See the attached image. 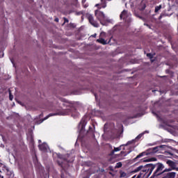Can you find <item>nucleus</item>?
Listing matches in <instances>:
<instances>
[{
    "label": "nucleus",
    "mask_w": 178,
    "mask_h": 178,
    "mask_svg": "<svg viewBox=\"0 0 178 178\" xmlns=\"http://www.w3.org/2000/svg\"><path fill=\"white\" fill-rule=\"evenodd\" d=\"M54 22H59V19H58V18H56V19H54Z\"/></svg>",
    "instance_id": "7c9ffc66"
},
{
    "label": "nucleus",
    "mask_w": 178,
    "mask_h": 178,
    "mask_svg": "<svg viewBox=\"0 0 178 178\" xmlns=\"http://www.w3.org/2000/svg\"><path fill=\"white\" fill-rule=\"evenodd\" d=\"M0 54H1V56H0V58H3V52L1 51Z\"/></svg>",
    "instance_id": "c756f323"
},
{
    "label": "nucleus",
    "mask_w": 178,
    "mask_h": 178,
    "mask_svg": "<svg viewBox=\"0 0 178 178\" xmlns=\"http://www.w3.org/2000/svg\"><path fill=\"white\" fill-rule=\"evenodd\" d=\"M94 129H95V127L93 125Z\"/></svg>",
    "instance_id": "ea45409f"
},
{
    "label": "nucleus",
    "mask_w": 178,
    "mask_h": 178,
    "mask_svg": "<svg viewBox=\"0 0 178 178\" xmlns=\"http://www.w3.org/2000/svg\"><path fill=\"white\" fill-rule=\"evenodd\" d=\"M152 161H156V159L155 158H151L143 160V162H152Z\"/></svg>",
    "instance_id": "a211bd4d"
},
{
    "label": "nucleus",
    "mask_w": 178,
    "mask_h": 178,
    "mask_svg": "<svg viewBox=\"0 0 178 178\" xmlns=\"http://www.w3.org/2000/svg\"><path fill=\"white\" fill-rule=\"evenodd\" d=\"M161 9H162V5L156 6L154 10L155 13H158V12H159V10H161Z\"/></svg>",
    "instance_id": "dca6fc26"
},
{
    "label": "nucleus",
    "mask_w": 178,
    "mask_h": 178,
    "mask_svg": "<svg viewBox=\"0 0 178 178\" xmlns=\"http://www.w3.org/2000/svg\"><path fill=\"white\" fill-rule=\"evenodd\" d=\"M163 17V15L161 14V15L159 17V19L161 20Z\"/></svg>",
    "instance_id": "c85d7f7f"
},
{
    "label": "nucleus",
    "mask_w": 178,
    "mask_h": 178,
    "mask_svg": "<svg viewBox=\"0 0 178 178\" xmlns=\"http://www.w3.org/2000/svg\"><path fill=\"white\" fill-rule=\"evenodd\" d=\"M166 163L170 168H166L163 170V172H172V170H175V168L177 166L175 161L172 160H168L166 161Z\"/></svg>",
    "instance_id": "39448f33"
},
{
    "label": "nucleus",
    "mask_w": 178,
    "mask_h": 178,
    "mask_svg": "<svg viewBox=\"0 0 178 178\" xmlns=\"http://www.w3.org/2000/svg\"><path fill=\"white\" fill-rule=\"evenodd\" d=\"M152 62H154V60H152Z\"/></svg>",
    "instance_id": "a19ab883"
},
{
    "label": "nucleus",
    "mask_w": 178,
    "mask_h": 178,
    "mask_svg": "<svg viewBox=\"0 0 178 178\" xmlns=\"http://www.w3.org/2000/svg\"><path fill=\"white\" fill-rule=\"evenodd\" d=\"M95 15L96 16L97 19L100 22V23H102V22H105V14H104L102 11L96 10L95 11Z\"/></svg>",
    "instance_id": "20e7f679"
},
{
    "label": "nucleus",
    "mask_w": 178,
    "mask_h": 178,
    "mask_svg": "<svg viewBox=\"0 0 178 178\" xmlns=\"http://www.w3.org/2000/svg\"><path fill=\"white\" fill-rule=\"evenodd\" d=\"M114 154H115V150H112V151L110 152L109 156H112L113 155H114Z\"/></svg>",
    "instance_id": "b1692460"
},
{
    "label": "nucleus",
    "mask_w": 178,
    "mask_h": 178,
    "mask_svg": "<svg viewBox=\"0 0 178 178\" xmlns=\"http://www.w3.org/2000/svg\"><path fill=\"white\" fill-rule=\"evenodd\" d=\"M174 170H177V172H178V168L175 166Z\"/></svg>",
    "instance_id": "72a5a7b5"
},
{
    "label": "nucleus",
    "mask_w": 178,
    "mask_h": 178,
    "mask_svg": "<svg viewBox=\"0 0 178 178\" xmlns=\"http://www.w3.org/2000/svg\"><path fill=\"white\" fill-rule=\"evenodd\" d=\"M57 163L62 168L63 170H65V163L63 161H58Z\"/></svg>",
    "instance_id": "2eb2a0df"
},
{
    "label": "nucleus",
    "mask_w": 178,
    "mask_h": 178,
    "mask_svg": "<svg viewBox=\"0 0 178 178\" xmlns=\"http://www.w3.org/2000/svg\"><path fill=\"white\" fill-rule=\"evenodd\" d=\"M123 166V164H122V162H118L116 165V168H122Z\"/></svg>",
    "instance_id": "4be33fe9"
},
{
    "label": "nucleus",
    "mask_w": 178,
    "mask_h": 178,
    "mask_svg": "<svg viewBox=\"0 0 178 178\" xmlns=\"http://www.w3.org/2000/svg\"><path fill=\"white\" fill-rule=\"evenodd\" d=\"M143 165H140L139 167L136 168L135 170H134V173H137L138 172H140L143 169Z\"/></svg>",
    "instance_id": "f3484780"
},
{
    "label": "nucleus",
    "mask_w": 178,
    "mask_h": 178,
    "mask_svg": "<svg viewBox=\"0 0 178 178\" xmlns=\"http://www.w3.org/2000/svg\"><path fill=\"white\" fill-rule=\"evenodd\" d=\"M145 155V152H143L140 154H139L136 158L134 159V162H137V159H140V158H143Z\"/></svg>",
    "instance_id": "f8f14e48"
},
{
    "label": "nucleus",
    "mask_w": 178,
    "mask_h": 178,
    "mask_svg": "<svg viewBox=\"0 0 178 178\" xmlns=\"http://www.w3.org/2000/svg\"><path fill=\"white\" fill-rule=\"evenodd\" d=\"M34 137L33 136V135H31L29 137V147L31 151H32V152H35V147L34 146Z\"/></svg>",
    "instance_id": "6e6552de"
},
{
    "label": "nucleus",
    "mask_w": 178,
    "mask_h": 178,
    "mask_svg": "<svg viewBox=\"0 0 178 178\" xmlns=\"http://www.w3.org/2000/svg\"><path fill=\"white\" fill-rule=\"evenodd\" d=\"M120 19H123V20H126V19H127V10H124L120 15Z\"/></svg>",
    "instance_id": "9b49d317"
},
{
    "label": "nucleus",
    "mask_w": 178,
    "mask_h": 178,
    "mask_svg": "<svg viewBox=\"0 0 178 178\" xmlns=\"http://www.w3.org/2000/svg\"><path fill=\"white\" fill-rule=\"evenodd\" d=\"M63 20H64V23H68V22H69V19H67V18H66V17H64Z\"/></svg>",
    "instance_id": "bb28decb"
},
{
    "label": "nucleus",
    "mask_w": 178,
    "mask_h": 178,
    "mask_svg": "<svg viewBox=\"0 0 178 178\" xmlns=\"http://www.w3.org/2000/svg\"><path fill=\"white\" fill-rule=\"evenodd\" d=\"M88 134H92V137H95V134H94V129H92V127H89V129L87 131Z\"/></svg>",
    "instance_id": "ddd939ff"
},
{
    "label": "nucleus",
    "mask_w": 178,
    "mask_h": 178,
    "mask_svg": "<svg viewBox=\"0 0 178 178\" xmlns=\"http://www.w3.org/2000/svg\"><path fill=\"white\" fill-rule=\"evenodd\" d=\"M9 99L10 101L13 100V95H12V92H10V90H9Z\"/></svg>",
    "instance_id": "aec40b11"
},
{
    "label": "nucleus",
    "mask_w": 178,
    "mask_h": 178,
    "mask_svg": "<svg viewBox=\"0 0 178 178\" xmlns=\"http://www.w3.org/2000/svg\"><path fill=\"white\" fill-rule=\"evenodd\" d=\"M84 2H86V1L83 0V1H82V3H84Z\"/></svg>",
    "instance_id": "c9c22d12"
},
{
    "label": "nucleus",
    "mask_w": 178,
    "mask_h": 178,
    "mask_svg": "<svg viewBox=\"0 0 178 178\" xmlns=\"http://www.w3.org/2000/svg\"><path fill=\"white\" fill-rule=\"evenodd\" d=\"M97 42H99L100 44H102L103 45H106V40L104 38H99L97 40Z\"/></svg>",
    "instance_id": "4468645a"
},
{
    "label": "nucleus",
    "mask_w": 178,
    "mask_h": 178,
    "mask_svg": "<svg viewBox=\"0 0 178 178\" xmlns=\"http://www.w3.org/2000/svg\"><path fill=\"white\" fill-rule=\"evenodd\" d=\"M165 169V165L161 163H159L157 164V168L156 171L154 172V176H160V175H163V173H165L166 172H162Z\"/></svg>",
    "instance_id": "f03ea898"
},
{
    "label": "nucleus",
    "mask_w": 178,
    "mask_h": 178,
    "mask_svg": "<svg viewBox=\"0 0 178 178\" xmlns=\"http://www.w3.org/2000/svg\"><path fill=\"white\" fill-rule=\"evenodd\" d=\"M126 176H127V174H126V172H120V177L122 178V177H126Z\"/></svg>",
    "instance_id": "6ab92c4d"
},
{
    "label": "nucleus",
    "mask_w": 178,
    "mask_h": 178,
    "mask_svg": "<svg viewBox=\"0 0 178 178\" xmlns=\"http://www.w3.org/2000/svg\"><path fill=\"white\" fill-rule=\"evenodd\" d=\"M170 72V70H165V73H167V74H169Z\"/></svg>",
    "instance_id": "2f4dec72"
},
{
    "label": "nucleus",
    "mask_w": 178,
    "mask_h": 178,
    "mask_svg": "<svg viewBox=\"0 0 178 178\" xmlns=\"http://www.w3.org/2000/svg\"><path fill=\"white\" fill-rule=\"evenodd\" d=\"M63 102H65L64 104H63V106H66V108L69 107L70 108L61 109L56 113H50L41 120V123H42L44 120H47L48 118H51V116H66L67 115H71V116L74 118V119H76V118H79L80 116V113L77 112V109H76V108L74 107H72V104H70V102H67L65 99H63Z\"/></svg>",
    "instance_id": "f257e3e1"
},
{
    "label": "nucleus",
    "mask_w": 178,
    "mask_h": 178,
    "mask_svg": "<svg viewBox=\"0 0 178 178\" xmlns=\"http://www.w3.org/2000/svg\"><path fill=\"white\" fill-rule=\"evenodd\" d=\"M131 141H128L125 145H121L120 147H114V152H118L119 151H122V147H127V145H130V144H131Z\"/></svg>",
    "instance_id": "1a4fd4ad"
},
{
    "label": "nucleus",
    "mask_w": 178,
    "mask_h": 178,
    "mask_svg": "<svg viewBox=\"0 0 178 178\" xmlns=\"http://www.w3.org/2000/svg\"><path fill=\"white\" fill-rule=\"evenodd\" d=\"M126 152H123V151H122L121 152H120V155H124V156H126Z\"/></svg>",
    "instance_id": "cd10ccee"
},
{
    "label": "nucleus",
    "mask_w": 178,
    "mask_h": 178,
    "mask_svg": "<svg viewBox=\"0 0 178 178\" xmlns=\"http://www.w3.org/2000/svg\"><path fill=\"white\" fill-rule=\"evenodd\" d=\"M141 137H143V134H139V135L136 137V140H140V138H141Z\"/></svg>",
    "instance_id": "a878e982"
},
{
    "label": "nucleus",
    "mask_w": 178,
    "mask_h": 178,
    "mask_svg": "<svg viewBox=\"0 0 178 178\" xmlns=\"http://www.w3.org/2000/svg\"><path fill=\"white\" fill-rule=\"evenodd\" d=\"M147 58H149V59H152L154 58V54H151V53H148L147 54Z\"/></svg>",
    "instance_id": "412c9836"
},
{
    "label": "nucleus",
    "mask_w": 178,
    "mask_h": 178,
    "mask_svg": "<svg viewBox=\"0 0 178 178\" xmlns=\"http://www.w3.org/2000/svg\"><path fill=\"white\" fill-rule=\"evenodd\" d=\"M167 148H168V147L166 145H161L159 146H156L154 147H152L150 149V150L152 151V152H154V153H156V152H159V151H164Z\"/></svg>",
    "instance_id": "0eeeda50"
},
{
    "label": "nucleus",
    "mask_w": 178,
    "mask_h": 178,
    "mask_svg": "<svg viewBox=\"0 0 178 178\" xmlns=\"http://www.w3.org/2000/svg\"><path fill=\"white\" fill-rule=\"evenodd\" d=\"M1 178H3V177H2Z\"/></svg>",
    "instance_id": "37998d69"
},
{
    "label": "nucleus",
    "mask_w": 178,
    "mask_h": 178,
    "mask_svg": "<svg viewBox=\"0 0 178 178\" xmlns=\"http://www.w3.org/2000/svg\"><path fill=\"white\" fill-rule=\"evenodd\" d=\"M92 37H93L94 38H95V37H97V34L95 33L94 35H92Z\"/></svg>",
    "instance_id": "473e14b6"
},
{
    "label": "nucleus",
    "mask_w": 178,
    "mask_h": 178,
    "mask_svg": "<svg viewBox=\"0 0 178 178\" xmlns=\"http://www.w3.org/2000/svg\"><path fill=\"white\" fill-rule=\"evenodd\" d=\"M83 6L84 8H88V4H85Z\"/></svg>",
    "instance_id": "f704fd0d"
},
{
    "label": "nucleus",
    "mask_w": 178,
    "mask_h": 178,
    "mask_svg": "<svg viewBox=\"0 0 178 178\" xmlns=\"http://www.w3.org/2000/svg\"><path fill=\"white\" fill-rule=\"evenodd\" d=\"M85 127H86V124L83 122L81 125V130H84Z\"/></svg>",
    "instance_id": "393cba45"
},
{
    "label": "nucleus",
    "mask_w": 178,
    "mask_h": 178,
    "mask_svg": "<svg viewBox=\"0 0 178 178\" xmlns=\"http://www.w3.org/2000/svg\"><path fill=\"white\" fill-rule=\"evenodd\" d=\"M145 9V6L143 8V10Z\"/></svg>",
    "instance_id": "58836bf2"
},
{
    "label": "nucleus",
    "mask_w": 178,
    "mask_h": 178,
    "mask_svg": "<svg viewBox=\"0 0 178 178\" xmlns=\"http://www.w3.org/2000/svg\"><path fill=\"white\" fill-rule=\"evenodd\" d=\"M38 143H41V140H38Z\"/></svg>",
    "instance_id": "4c0bfd02"
},
{
    "label": "nucleus",
    "mask_w": 178,
    "mask_h": 178,
    "mask_svg": "<svg viewBox=\"0 0 178 178\" xmlns=\"http://www.w3.org/2000/svg\"><path fill=\"white\" fill-rule=\"evenodd\" d=\"M138 177H140V175H138Z\"/></svg>",
    "instance_id": "79ce46f5"
},
{
    "label": "nucleus",
    "mask_w": 178,
    "mask_h": 178,
    "mask_svg": "<svg viewBox=\"0 0 178 178\" xmlns=\"http://www.w3.org/2000/svg\"><path fill=\"white\" fill-rule=\"evenodd\" d=\"M102 8H106V2L104 1V3H103L102 4Z\"/></svg>",
    "instance_id": "5701e85b"
},
{
    "label": "nucleus",
    "mask_w": 178,
    "mask_h": 178,
    "mask_svg": "<svg viewBox=\"0 0 178 178\" xmlns=\"http://www.w3.org/2000/svg\"><path fill=\"white\" fill-rule=\"evenodd\" d=\"M86 17L89 23H90L92 26H93L94 27H99V24H98V22H97V21L94 20V17H92V15L88 14L86 15Z\"/></svg>",
    "instance_id": "423d86ee"
},
{
    "label": "nucleus",
    "mask_w": 178,
    "mask_h": 178,
    "mask_svg": "<svg viewBox=\"0 0 178 178\" xmlns=\"http://www.w3.org/2000/svg\"><path fill=\"white\" fill-rule=\"evenodd\" d=\"M96 6H99V4H96Z\"/></svg>",
    "instance_id": "e433bc0d"
},
{
    "label": "nucleus",
    "mask_w": 178,
    "mask_h": 178,
    "mask_svg": "<svg viewBox=\"0 0 178 178\" xmlns=\"http://www.w3.org/2000/svg\"><path fill=\"white\" fill-rule=\"evenodd\" d=\"M103 0H102V2Z\"/></svg>",
    "instance_id": "c03bdc74"
},
{
    "label": "nucleus",
    "mask_w": 178,
    "mask_h": 178,
    "mask_svg": "<svg viewBox=\"0 0 178 178\" xmlns=\"http://www.w3.org/2000/svg\"><path fill=\"white\" fill-rule=\"evenodd\" d=\"M154 169H155V165L152 163L146 164L145 165H143V169L141 170V172H143L144 173H147V172H152Z\"/></svg>",
    "instance_id": "7ed1b4c3"
},
{
    "label": "nucleus",
    "mask_w": 178,
    "mask_h": 178,
    "mask_svg": "<svg viewBox=\"0 0 178 178\" xmlns=\"http://www.w3.org/2000/svg\"><path fill=\"white\" fill-rule=\"evenodd\" d=\"M39 147V149H40V151H43L44 152H45V151H47V147L48 145L46 143H42L38 145Z\"/></svg>",
    "instance_id": "9d476101"
}]
</instances>
